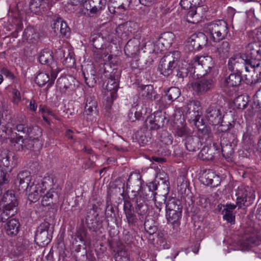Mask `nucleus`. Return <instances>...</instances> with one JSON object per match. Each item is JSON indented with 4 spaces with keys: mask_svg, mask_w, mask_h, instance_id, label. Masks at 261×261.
I'll return each mask as SVG.
<instances>
[{
    "mask_svg": "<svg viewBox=\"0 0 261 261\" xmlns=\"http://www.w3.org/2000/svg\"><path fill=\"white\" fill-rule=\"evenodd\" d=\"M143 108L137 105L133 107L128 114V118L131 122H134L136 120H139L143 115Z\"/></svg>",
    "mask_w": 261,
    "mask_h": 261,
    "instance_id": "f704fd0d",
    "label": "nucleus"
},
{
    "mask_svg": "<svg viewBox=\"0 0 261 261\" xmlns=\"http://www.w3.org/2000/svg\"><path fill=\"white\" fill-rule=\"evenodd\" d=\"M21 100V96L19 91L13 89L12 91V101L13 103L18 105Z\"/></svg>",
    "mask_w": 261,
    "mask_h": 261,
    "instance_id": "6e6d98bb",
    "label": "nucleus"
},
{
    "mask_svg": "<svg viewBox=\"0 0 261 261\" xmlns=\"http://www.w3.org/2000/svg\"><path fill=\"white\" fill-rule=\"evenodd\" d=\"M54 67H55L54 66L50 67V79L48 74L44 72H41L39 73L36 77L35 82L36 84L40 86H43L48 82H50V83L54 82V80L57 76L58 72H59V70H58L57 68H54Z\"/></svg>",
    "mask_w": 261,
    "mask_h": 261,
    "instance_id": "a211bd4d",
    "label": "nucleus"
},
{
    "mask_svg": "<svg viewBox=\"0 0 261 261\" xmlns=\"http://www.w3.org/2000/svg\"><path fill=\"white\" fill-rule=\"evenodd\" d=\"M181 211H166V218L171 224L177 223L181 217Z\"/></svg>",
    "mask_w": 261,
    "mask_h": 261,
    "instance_id": "58836bf2",
    "label": "nucleus"
},
{
    "mask_svg": "<svg viewBox=\"0 0 261 261\" xmlns=\"http://www.w3.org/2000/svg\"><path fill=\"white\" fill-rule=\"evenodd\" d=\"M166 119L161 112H156L153 115L148 116L146 120L147 126L151 129H158L163 127Z\"/></svg>",
    "mask_w": 261,
    "mask_h": 261,
    "instance_id": "ddd939ff",
    "label": "nucleus"
},
{
    "mask_svg": "<svg viewBox=\"0 0 261 261\" xmlns=\"http://www.w3.org/2000/svg\"><path fill=\"white\" fill-rule=\"evenodd\" d=\"M248 102L247 97L244 95H240L234 100V104L236 108L239 109H244L245 108Z\"/></svg>",
    "mask_w": 261,
    "mask_h": 261,
    "instance_id": "09e8293b",
    "label": "nucleus"
},
{
    "mask_svg": "<svg viewBox=\"0 0 261 261\" xmlns=\"http://www.w3.org/2000/svg\"><path fill=\"white\" fill-rule=\"evenodd\" d=\"M200 110V103L198 100H190L184 108V111L186 114L193 113L192 115L195 118L199 115Z\"/></svg>",
    "mask_w": 261,
    "mask_h": 261,
    "instance_id": "a878e982",
    "label": "nucleus"
},
{
    "mask_svg": "<svg viewBox=\"0 0 261 261\" xmlns=\"http://www.w3.org/2000/svg\"><path fill=\"white\" fill-rule=\"evenodd\" d=\"M156 190V188L153 190V197L152 198H149V201L152 200L154 202L155 206L156 208L155 212L156 213H159L162 208L163 204L165 201V198L164 197H161V196L155 197V191Z\"/></svg>",
    "mask_w": 261,
    "mask_h": 261,
    "instance_id": "79ce46f5",
    "label": "nucleus"
},
{
    "mask_svg": "<svg viewBox=\"0 0 261 261\" xmlns=\"http://www.w3.org/2000/svg\"><path fill=\"white\" fill-rule=\"evenodd\" d=\"M126 36H129L131 34L135 33L138 28L137 23L133 21L126 22L122 27Z\"/></svg>",
    "mask_w": 261,
    "mask_h": 261,
    "instance_id": "37998d69",
    "label": "nucleus"
},
{
    "mask_svg": "<svg viewBox=\"0 0 261 261\" xmlns=\"http://www.w3.org/2000/svg\"><path fill=\"white\" fill-rule=\"evenodd\" d=\"M32 176L30 172L27 170L20 172L17 176L16 183L18 184L19 188L21 190L28 189L32 184L31 183Z\"/></svg>",
    "mask_w": 261,
    "mask_h": 261,
    "instance_id": "412c9836",
    "label": "nucleus"
},
{
    "mask_svg": "<svg viewBox=\"0 0 261 261\" xmlns=\"http://www.w3.org/2000/svg\"><path fill=\"white\" fill-rule=\"evenodd\" d=\"M0 136L4 139H13L16 135V133H13L12 128L9 126L2 125L0 127Z\"/></svg>",
    "mask_w": 261,
    "mask_h": 261,
    "instance_id": "ea45409f",
    "label": "nucleus"
},
{
    "mask_svg": "<svg viewBox=\"0 0 261 261\" xmlns=\"http://www.w3.org/2000/svg\"><path fill=\"white\" fill-rule=\"evenodd\" d=\"M184 119L180 120V125H177L175 130V134L178 137H185L186 138L191 135L192 133L191 130L189 129L185 124H184Z\"/></svg>",
    "mask_w": 261,
    "mask_h": 261,
    "instance_id": "72a5a7b5",
    "label": "nucleus"
},
{
    "mask_svg": "<svg viewBox=\"0 0 261 261\" xmlns=\"http://www.w3.org/2000/svg\"><path fill=\"white\" fill-rule=\"evenodd\" d=\"M207 38L206 35L201 32L191 35L189 39V43L194 50H199L207 43Z\"/></svg>",
    "mask_w": 261,
    "mask_h": 261,
    "instance_id": "dca6fc26",
    "label": "nucleus"
},
{
    "mask_svg": "<svg viewBox=\"0 0 261 261\" xmlns=\"http://www.w3.org/2000/svg\"><path fill=\"white\" fill-rule=\"evenodd\" d=\"M180 94V89L175 87H171L166 93V96L169 100L173 101L176 99Z\"/></svg>",
    "mask_w": 261,
    "mask_h": 261,
    "instance_id": "de8ad7c7",
    "label": "nucleus"
},
{
    "mask_svg": "<svg viewBox=\"0 0 261 261\" xmlns=\"http://www.w3.org/2000/svg\"><path fill=\"white\" fill-rule=\"evenodd\" d=\"M8 182V178L7 177V174L4 172L0 168V187L4 184ZM2 191L0 189V200H1Z\"/></svg>",
    "mask_w": 261,
    "mask_h": 261,
    "instance_id": "e2e57ef3",
    "label": "nucleus"
},
{
    "mask_svg": "<svg viewBox=\"0 0 261 261\" xmlns=\"http://www.w3.org/2000/svg\"><path fill=\"white\" fill-rule=\"evenodd\" d=\"M120 77V71L115 69H113L109 74L106 87L108 91L110 92L111 100L108 101V107L111 106L113 101L117 97V92L119 88Z\"/></svg>",
    "mask_w": 261,
    "mask_h": 261,
    "instance_id": "0eeeda50",
    "label": "nucleus"
},
{
    "mask_svg": "<svg viewBox=\"0 0 261 261\" xmlns=\"http://www.w3.org/2000/svg\"><path fill=\"white\" fill-rule=\"evenodd\" d=\"M213 87V81L211 79H202L192 84L193 90L198 94H203L211 90Z\"/></svg>",
    "mask_w": 261,
    "mask_h": 261,
    "instance_id": "f3484780",
    "label": "nucleus"
},
{
    "mask_svg": "<svg viewBox=\"0 0 261 261\" xmlns=\"http://www.w3.org/2000/svg\"><path fill=\"white\" fill-rule=\"evenodd\" d=\"M215 173L211 170H208L206 172L201 178V181L203 184L210 186L211 182L214 177Z\"/></svg>",
    "mask_w": 261,
    "mask_h": 261,
    "instance_id": "3c124183",
    "label": "nucleus"
},
{
    "mask_svg": "<svg viewBox=\"0 0 261 261\" xmlns=\"http://www.w3.org/2000/svg\"><path fill=\"white\" fill-rule=\"evenodd\" d=\"M237 206H238L237 203L236 204H226L225 206V207L222 211L224 219L231 224H234L235 222V216L233 213V211Z\"/></svg>",
    "mask_w": 261,
    "mask_h": 261,
    "instance_id": "7c9ffc66",
    "label": "nucleus"
},
{
    "mask_svg": "<svg viewBox=\"0 0 261 261\" xmlns=\"http://www.w3.org/2000/svg\"><path fill=\"white\" fill-rule=\"evenodd\" d=\"M39 34L33 27H28L25 29L23 35L22 40L29 43H35L39 39Z\"/></svg>",
    "mask_w": 261,
    "mask_h": 261,
    "instance_id": "bb28decb",
    "label": "nucleus"
},
{
    "mask_svg": "<svg viewBox=\"0 0 261 261\" xmlns=\"http://www.w3.org/2000/svg\"><path fill=\"white\" fill-rule=\"evenodd\" d=\"M130 3V0H123V2H122L121 5L118 6L117 8L115 7L114 8L117 10L123 9V10H125L128 8Z\"/></svg>",
    "mask_w": 261,
    "mask_h": 261,
    "instance_id": "69168bd1",
    "label": "nucleus"
},
{
    "mask_svg": "<svg viewBox=\"0 0 261 261\" xmlns=\"http://www.w3.org/2000/svg\"><path fill=\"white\" fill-rule=\"evenodd\" d=\"M242 81L243 77L241 73L239 71H237L231 73L228 76L226 77L224 80L223 85L227 88L237 87L241 84Z\"/></svg>",
    "mask_w": 261,
    "mask_h": 261,
    "instance_id": "5701e85b",
    "label": "nucleus"
},
{
    "mask_svg": "<svg viewBox=\"0 0 261 261\" xmlns=\"http://www.w3.org/2000/svg\"><path fill=\"white\" fill-rule=\"evenodd\" d=\"M205 30L210 35L211 38L215 42H219L224 39L228 33L227 24L223 20H218L206 23Z\"/></svg>",
    "mask_w": 261,
    "mask_h": 261,
    "instance_id": "7ed1b4c3",
    "label": "nucleus"
},
{
    "mask_svg": "<svg viewBox=\"0 0 261 261\" xmlns=\"http://www.w3.org/2000/svg\"><path fill=\"white\" fill-rule=\"evenodd\" d=\"M210 186L215 187L218 186L220 184V178L219 176L215 174L214 177L213 178V180L209 182Z\"/></svg>",
    "mask_w": 261,
    "mask_h": 261,
    "instance_id": "774afa93",
    "label": "nucleus"
},
{
    "mask_svg": "<svg viewBox=\"0 0 261 261\" xmlns=\"http://www.w3.org/2000/svg\"><path fill=\"white\" fill-rule=\"evenodd\" d=\"M114 258L115 261H129L128 253L124 249L118 250Z\"/></svg>",
    "mask_w": 261,
    "mask_h": 261,
    "instance_id": "8fccbe9b",
    "label": "nucleus"
},
{
    "mask_svg": "<svg viewBox=\"0 0 261 261\" xmlns=\"http://www.w3.org/2000/svg\"><path fill=\"white\" fill-rule=\"evenodd\" d=\"M123 210L125 215L126 222L129 227L137 224L138 219L134 212V208L130 200L125 199Z\"/></svg>",
    "mask_w": 261,
    "mask_h": 261,
    "instance_id": "2eb2a0df",
    "label": "nucleus"
},
{
    "mask_svg": "<svg viewBox=\"0 0 261 261\" xmlns=\"http://www.w3.org/2000/svg\"><path fill=\"white\" fill-rule=\"evenodd\" d=\"M35 139V137L31 136L30 139H22V136L14 137L10 140L11 145L13 146L14 149L18 151L23 150L25 149L32 148L33 140Z\"/></svg>",
    "mask_w": 261,
    "mask_h": 261,
    "instance_id": "4468645a",
    "label": "nucleus"
},
{
    "mask_svg": "<svg viewBox=\"0 0 261 261\" xmlns=\"http://www.w3.org/2000/svg\"><path fill=\"white\" fill-rule=\"evenodd\" d=\"M155 189V185L149 183L136 193L132 198V201L135 203V211L141 221L146 217L148 212V206L146 202L149 201V198L153 197V190Z\"/></svg>",
    "mask_w": 261,
    "mask_h": 261,
    "instance_id": "f257e3e1",
    "label": "nucleus"
},
{
    "mask_svg": "<svg viewBox=\"0 0 261 261\" xmlns=\"http://www.w3.org/2000/svg\"><path fill=\"white\" fill-rule=\"evenodd\" d=\"M57 87L62 93L73 90L74 85L66 77H61L57 81Z\"/></svg>",
    "mask_w": 261,
    "mask_h": 261,
    "instance_id": "cd10ccee",
    "label": "nucleus"
},
{
    "mask_svg": "<svg viewBox=\"0 0 261 261\" xmlns=\"http://www.w3.org/2000/svg\"><path fill=\"white\" fill-rule=\"evenodd\" d=\"M144 228L146 231L149 234H153L157 230L155 222L152 219H146L144 222Z\"/></svg>",
    "mask_w": 261,
    "mask_h": 261,
    "instance_id": "c03bdc74",
    "label": "nucleus"
},
{
    "mask_svg": "<svg viewBox=\"0 0 261 261\" xmlns=\"http://www.w3.org/2000/svg\"><path fill=\"white\" fill-rule=\"evenodd\" d=\"M1 72L2 74H4L7 78L10 79H13L14 77L13 74L7 68H3L1 70Z\"/></svg>",
    "mask_w": 261,
    "mask_h": 261,
    "instance_id": "338daca9",
    "label": "nucleus"
},
{
    "mask_svg": "<svg viewBox=\"0 0 261 261\" xmlns=\"http://www.w3.org/2000/svg\"><path fill=\"white\" fill-rule=\"evenodd\" d=\"M52 28L54 30L55 32L59 30L61 34L64 36H67L70 34L69 28L61 18H58L54 21Z\"/></svg>",
    "mask_w": 261,
    "mask_h": 261,
    "instance_id": "c85d7f7f",
    "label": "nucleus"
},
{
    "mask_svg": "<svg viewBox=\"0 0 261 261\" xmlns=\"http://www.w3.org/2000/svg\"><path fill=\"white\" fill-rule=\"evenodd\" d=\"M63 63L68 67H71L74 66L75 60L70 53H69L68 56L64 59Z\"/></svg>",
    "mask_w": 261,
    "mask_h": 261,
    "instance_id": "bf43d9fd",
    "label": "nucleus"
},
{
    "mask_svg": "<svg viewBox=\"0 0 261 261\" xmlns=\"http://www.w3.org/2000/svg\"><path fill=\"white\" fill-rule=\"evenodd\" d=\"M13 158L12 153L8 150L3 149L0 151V168L7 174V171L10 172L14 166Z\"/></svg>",
    "mask_w": 261,
    "mask_h": 261,
    "instance_id": "9b49d317",
    "label": "nucleus"
},
{
    "mask_svg": "<svg viewBox=\"0 0 261 261\" xmlns=\"http://www.w3.org/2000/svg\"><path fill=\"white\" fill-rule=\"evenodd\" d=\"M205 117L210 124L216 125L222 122V115L220 106L213 104L206 110Z\"/></svg>",
    "mask_w": 261,
    "mask_h": 261,
    "instance_id": "9d476101",
    "label": "nucleus"
},
{
    "mask_svg": "<svg viewBox=\"0 0 261 261\" xmlns=\"http://www.w3.org/2000/svg\"><path fill=\"white\" fill-rule=\"evenodd\" d=\"M224 138H223L221 141V151L223 155L224 156L225 154L227 156L231 154L232 153V148L231 146L229 144L224 143Z\"/></svg>",
    "mask_w": 261,
    "mask_h": 261,
    "instance_id": "864d4df0",
    "label": "nucleus"
},
{
    "mask_svg": "<svg viewBox=\"0 0 261 261\" xmlns=\"http://www.w3.org/2000/svg\"><path fill=\"white\" fill-rule=\"evenodd\" d=\"M245 60L242 58L241 54H237L232 56L228 61V68L232 71L236 70L238 71V69L244 64Z\"/></svg>",
    "mask_w": 261,
    "mask_h": 261,
    "instance_id": "393cba45",
    "label": "nucleus"
},
{
    "mask_svg": "<svg viewBox=\"0 0 261 261\" xmlns=\"http://www.w3.org/2000/svg\"><path fill=\"white\" fill-rule=\"evenodd\" d=\"M139 47L141 49H144V52H148L150 54L158 51L155 48V44L148 37L142 39L141 42L139 43Z\"/></svg>",
    "mask_w": 261,
    "mask_h": 261,
    "instance_id": "473e14b6",
    "label": "nucleus"
},
{
    "mask_svg": "<svg viewBox=\"0 0 261 261\" xmlns=\"http://www.w3.org/2000/svg\"><path fill=\"white\" fill-rule=\"evenodd\" d=\"M180 58V54L175 50L169 53L161 59L159 69L161 73L164 76H169L177 65Z\"/></svg>",
    "mask_w": 261,
    "mask_h": 261,
    "instance_id": "20e7f679",
    "label": "nucleus"
},
{
    "mask_svg": "<svg viewBox=\"0 0 261 261\" xmlns=\"http://www.w3.org/2000/svg\"><path fill=\"white\" fill-rule=\"evenodd\" d=\"M190 9L186 16V19L188 22L197 23L205 17V12L206 11V7L199 6L197 8H192Z\"/></svg>",
    "mask_w": 261,
    "mask_h": 261,
    "instance_id": "f8f14e48",
    "label": "nucleus"
},
{
    "mask_svg": "<svg viewBox=\"0 0 261 261\" xmlns=\"http://www.w3.org/2000/svg\"><path fill=\"white\" fill-rule=\"evenodd\" d=\"M97 102L96 99L91 96L87 98L85 102V115L87 116V119L93 121L94 115L96 114Z\"/></svg>",
    "mask_w": 261,
    "mask_h": 261,
    "instance_id": "aec40b11",
    "label": "nucleus"
},
{
    "mask_svg": "<svg viewBox=\"0 0 261 261\" xmlns=\"http://www.w3.org/2000/svg\"><path fill=\"white\" fill-rule=\"evenodd\" d=\"M185 144L187 149L189 151H196L201 146L200 139L196 136H188L185 139Z\"/></svg>",
    "mask_w": 261,
    "mask_h": 261,
    "instance_id": "b1692460",
    "label": "nucleus"
},
{
    "mask_svg": "<svg viewBox=\"0 0 261 261\" xmlns=\"http://www.w3.org/2000/svg\"><path fill=\"white\" fill-rule=\"evenodd\" d=\"M19 227V222L15 219L9 220L5 226L6 232L9 236L16 235L18 232Z\"/></svg>",
    "mask_w": 261,
    "mask_h": 261,
    "instance_id": "2f4dec72",
    "label": "nucleus"
},
{
    "mask_svg": "<svg viewBox=\"0 0 261 261\" xmlns=\"http://www.w3.org/2000/svg\"><path fill=\"white\" fill-rule=\"evenodd\" d=\"M213 59L210 56L197 57L193 65V73L198 77L206 74L213 66Z\"/></svg>",
    "mask_w": 261,
    "mask_h": 261,
    "instance_id": "423d86ee",
    "label": "nucleus"
},
{
    "mask_svg": "<svg viewBox=\"0 0 261 261\" xmlns=\"http://www.w3.org/2000/svg\"><path fill=\"white\" fill-rule=\"evenodd\" d=\"M59 199V195L54 189H50L43 197L41 204L43 206H48L56 203Z\"/></svg>",
    "mask_w": 261,
    "mask_h": 261,
    "instance_id": "c756f323",
    "label": "nucleus"
},
{
    "mask_svg": "<svg viewBox=\"0 0 261 261\" xmlns=\"http://www.w3.org/2000/svg\"><path fill=\"white\" fill-rule=\"evenodd\" d=\"M199 159L203 161H208L213 160L214 148L208 146L204 147L198 154Z\"/></svg>",
    "mask_w": 261,
    "mask_h": 261,
    "instance_id": "c9c22d12",
    "label": "nucleus"
},
{
    "mask_svg": "<svg viewBox=\"0 0 261 261\" xmlns=\"http://www.w3.org/2000/svg\"><path fill=\"white\" fill-rule=\"evenodd\" d=\"M244 81L247 84H253L258 83V81H255L256 80V77H254L253 75H251L250 72L245 74L244 75Z\"/></svg>",
    "mask_w": 261,
    "mask_h": 261,
    "instance_id": "13d9d810",
    "label": "nucleus"
},
{
    "mask_svg": "<svg viewBox=\"0 0 261 261\" xmlns=\"http://www.w3.org/2000/svg\"><path fill=\"white\" fill-rule=\"evenodd\" d=\"M53 60L52 52L48 49H43L40 54L39 61L42 64L48 63Z\"/></svg>",
    "mask_w": 261,
    "mask_h": 261,
    "instance_id": "a19ab883",
    "label": "nucleus"
},
{
    "mask_svg": "<svg viewBox=\"0 0 261 261\" xmlns=\"http://www.w3.org/2000/svg\"><path fill=\"white\" fill-rule=\"evenodd\" d=\"M201 0H180V5L184 9L188 10L192 8H197Z\"/></svg>",
    "mask_w": 261,
    "mask_h": 261,
    "instance_id": "a18cd8bd",
    "label": "nucleus"
},
{
    "mask_svg": "<svg viewBox=\"0 0 261 261\" xmlns=\"http://www.w3.org/2000/svg\"><path fill=\"white\" fill-rule=\"evenodd\" d=\"M181 180L180 185L178 186V190L181 194H183L186 192L189 184L186 178H182Z\"/></svg>",
    "mask_w": 261,
    "mask_h": 261,
    "instance_id": "052dcab7",
    "label": "nucleus"
},
{
    "mask_svg": "<svg viewBox=\"0 0 261 261\" xmlns=\"http://www.w3.org/2000/svg\"><path fill=\"white\" fill-rule=\"evenodd\" d=\"M83 74L84 75L85 82L86 83L87 85L90 87H94L95 84L96 83L95 74L93 73H91L90 75H89L88 73V76H87L84 72H83Z\"/></svg>",
    "mask_w": 261,
    "mask_h": 261,
    "instance_id": "5fc2aeb1",
    "label": "nucleus"
},
{
    "mask_svg": "<svg viewBox=\"0 0 261 261\" xmlns=\"http://www.w3.org/2000/svg\"><path fill=\"white\" fill-rule=\"evenodd\" d=\"M48 228L49 224L47 222L41 224L38 227L36 233L35 240L39 246H45L50 242L51 237L48 235Z\"/></svg>",
    "mask_w": 261,
    "mask_h": 261,
    "instance_id": "1a4fd4ad",
    "label": "nucleus"
},
{
    "mask_svg": "<svg viewBox=\"0 0 261 261\" xmlns=\"http://www.w3.org/2000/svg\"><path fill=\"white\" fill-rule=\"evenodd\" d=\"M17 200L13 190H8L5 193L0 200V206L3 211L0 216L1 221L4 222L16 212Z\"/></svg>",
    "mask_w": 261,
    "mask_h": 261,
    "instance_id": "f03ea898",
    "label": "nucleus"
},
{
    "mask_svg": "<svg viewBox=\"0 0 261 261\" xmlns=\"http://www.w3.org/2000/svg\"><path fill=\"white\" fill-rule=\"evenodd\" d=\"M172 136L167 132L162 133L161 136V141L166 145L171 144L172 143Z\"/></svg>",
    "mask_w": 261,
    "mask_h": 261,
    "instance_id": "4d7b16f0",
    "label": "nucleus"
},
{
    "mask_svg": "<svg viewBox=\"0 0 261 261\" xmlns=\"http://www.w3.org/2000/svg\"><path fill=\"white\" fill-rule=\"evenodd\" d=\"M230 46L228 42L223 41L217 47V53L220 58H224L229 55Z\"/></svg>",
    "mask_w": 261,
    "mask_h": 261,
    "instance_id": "e433bc0d",
    "label": "nucleus"
},
{
    "mask_svg": "<svg viewBox=\"0 0 261 261\" xmlns=\"http://www.w3.org/2000/svg\"><path fill=\"white\" fill-rule=\"evenodd\" d=\"M16 129L17 132L22 133L24 135L25 137H28L30 139V137L32 136L31 132L32 128L29 126L27 124L25 123H19L16 125L15 127Z\"/></svg>",
    "mask_w": 261,
    "mask_h": 261,
    "instance_id": "49530a36",
    "label": "nucleus"
},
{
    "mask_svg": "<svg viewBox=\"0 0 261 261\" xmlns=\"http://www.w3.org/2000/svg\"><path fill=\"white\" fill-rule=\"evenodd\" d=\"M39 111L41 113L42 116H44V115L46 116L54 115L53 111L47 107L45 106H41L39 108Z\"/></svg>",
    "mask_w": 261,
    "mask_h": 261,
    "instance_id": "0e129e2a",
    "label": "nucleus"
},
{
    "mask_svg": "<svg viewBox=\"0 0 261 261\" xmlns=\"http://www.w3.org/2000/svg\"><path fill=\"white\" fill-rule=\"evenodd\" d=\"M49 8L47 0H30V9L36 14H40L47 11Z\"/></svg>",
    "mask_w": 261,
    "mask_h": 261,
    "instance_id": "4be33fe9",
    "label": "nucleus"
},
{
    "mask_svg": "<svg viewBox=\"0 0 261 261\" xmlns=\"http://www.w3.org/2000/svg\"><path fill=\"white\" fill-rule=\"evenodd\" d=\"M246 54L247 60H261V48L256 42L249 43L246 47Z\"/></svg>",
    "mask_w": 261,
    "mask_h": 261,
    "instance_id": "6ab92c4d",
    "label": "nucleus"
},
{
    "mask_svg": "<svg viewBox=\"0 0 261 261\" xmlns=\"http://www.w3.org/2000/svg\"><path fill=\"white\" fill-rule=\"evenodd\" d=\"M250 68L251 70H253L254 74H256L255 77L256 80L255 81H258L259 82L261 81V63L260 62H258L255 64L252 65H250Z\"/></svg>",
    "mask_w": 261,
    "mask_h": 261,
    "instance_id": "603ef678",
    "label": "nucleus"
},
{
    "mask_svg": "<svg viewBox=\"0 0 261 261\" xmlns=\"http://www.w3.org/2000/svg\"><path fill=\"white\" fill-rule=\"evenodd\" d=\"M236 196V203L239 208H242L243 206H248L255 199V191L249 186H241L238 188Z\"/></svg>",
    "mask_w": 261,
    "mask_h": 261,
    "instance_id": "39448f33",
    "label": "nucleus"
},
{
    "mask_svg": "<svg viewBox=\"0 0 261 261\" xmlns=\"http://www.w3.org/2000/svg\"><path fill=\"white\" fill-rule=\"evenodd\" d=\"M180 202L176 198L170 197L167 200L166 207V211H181Z\"/></svg>",
    "mask_w": 261,
    "mask_h": 261,
    "instance_id": "4c0bfd02",
    "label": "nucleus"
},
{
    "mask_svg": "<svg viewBox=\"0 0 261 261\" xmlns=\"http://www.w3.org/2000/svg\"><path fill=\"white\" fill-rule=\"evenodd\" d=\"M47 187L44 181L34 185L32 184L28 189H24L28 195V199L32 202L37 201L40 196L46 190Z\"/></svg>",
    "mask_w": 261,
    "mask_h": 261,
    "instance_id": "6e6552de",
    "label": "nucleus"
},
{
    "mask_svg": "<svg viewBox=\"0 0 261 261\" xmlns=\"http://www.w3.org/2000/svg\"><path fill=\"white\" fill-rule=\"evenodd\" d=\"M140 178H141V175L137 173L131 174L129 175L128 179L127 180V184H126L127 187L129 186L130 184H132V182L133 181V179H134L136 181V182L140 183Z\"/></svg>",
    "mask_w": 261,
    "mask_h": 261,
    "instance_id": "680f3d73",
    "label": "nucleus"
}]
</instances>
